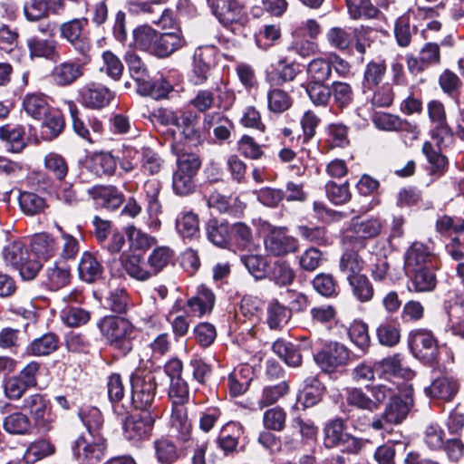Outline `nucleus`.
Masks as SVG:
<instances>
[{
	"label": "nucleus",
	"mask_w": 464,
	"mask_h": 464,
	"mask_svg": "<svg viewBox=\"0 0 464 464\" xmlns=\"http://www.w3.org/2000/svg\"><path fill=\"white\" fill-rule=\"evenodd\" d=\"M79 417L87 430V434L79 436L72 447L73 456L84 459L102 460L105 454V440L100 430L103 424L102 412L96 407H83Z\"/></svg>",
	"instance_id": "obj_1"
},
{
	"label": "nucleus",
	"mask_w": 464,
	"mask_h": 464,
	"mask_svg": "<svg viewBox=\"0 0 464 464\" xmlns=\"http://www.w3.org/2000/svg\"><path fill=\"white\" fill-rule=\"evenodd\" d=\"M97 326L111 346L124 354L132 349L134 326L128 319L114 315L105 316L98 322Z\"/></svg>",
	"instance_id": "obj_2"
},
{
	"label": "nucleus",
	"mask_w": 464,
	"mask_h": 464,
	"mask_svg": "<svg viewBox=\"0 0 464 464\" xmlns=\"http://www.w3.org/2000/svg\"><path fill=\"white\" fill-rule=\"evenodd\" d=\"M89 20L85 17L73 18L63 23L59 27L61 38L67 41L73 50L82 56L85 63L91 60L92 40L86 30Z\"/></svg>",
	"instance_id": "obj_3"
},
{
	"label": "nucleus",
	"mask_w": 464,
	"mask_h": 464,
	"mask_svg": "<svg viewBox=\"0 0 464 464\" xmlns=\"http://www.w3.org/2000/svg\"><path fill=\"white\" fill-rule=\"evenodd\" d=\"M200 166L201 160L194 153H183L178 157L177 169L172 178V188L176 194L186 196L194 190V178Z\"/></svg>",
	"instance_id": "obj_4"
},
{
	"label": "nucleus",
	"mask_w": 464,
	"mask_h": 464,
	"mask_svg": "<svg viewBox=\"0 0 464 464\" xmlns=\"http://www.w3.org/2000/svg\"><path fill=\"white\" fill-rule=\"evenodd\" d=\"M130 404L141 411L150 407L157 389L155 374L150 371L138 370L130 376Z\"/></svg>",
	"instance_id": "obj_5"
},
{
	"label": "nucleus",
	"mask_w": 464,
	"mask_h": 464,
	"mask_svg": "<svg viewBox=\"0 0 464 464\" xmlns=\"http://www.w3.org/2000/svg\"><path fill=\"white\" fill-rule=\"evenodd\" d=\"M409 344L413 355L425 364L433 365L439 361L437 340L430 331L418 329L410 334Z\"/></svg>",
	"instance_id": "obj_6"
},
{
	"label": "nucleus",
	"mask_w": 464,
	"mask_h": 464,
	"mask_svg": "<svg viewBox=\"0 0 464 464\" xmlns=\"http://www.w3.org/2000/svg\"><path fill=\"white\" fill-rule=\"evenodd\" d=\"M427 112L430 123V137L436 140L440 147L445 146L451 140L454 132L447 121L444 104L438 100H432L427 104Z\"/></svg>",
	"instance_id": "obj_7"
},
{
	"label": "nucleus",
	"mask_w": 464,
	"mask_h": 464,
	"mask_svg": "<svg viewBox=\"0 0 464 464\" xmlns=\"http://www.w3.org/2000/svg\"><path fill=\"white\" fill-rule=\"evenodd\" d=\"M410 411L408 402L396 396L386 405L384 411L373 418L372 428L375 430L390 431L392 426L401 423L407 417Z\"/></svg>",
	"instance_id": "obj_8"
},
{
	"label": "nucleus",
	"mask_w": 464,
	"mask_h": 464,
	"mask_svg": "<svg viewBox=\"0 0 464 464\" xmlns=\"http://www.w3.org/2000/svg\"><path fill=\"white\" fill-rule=\"evenodd\" d=\"M155 418L150 412H142L129 416L123 423L124 438L134 445H138L150 438Z\"/></svg>",
	"instance_id": "obj_9"
},
{
	"label": "nucleus",
	"mask_w": 464,
	"mask_h": 464,
	"mask_svg": "<svg viewBox=\"0 0 464 464\" xmlns=\"http://www.w3.org/2000/svg\"><path fill=\"white\" fill-rule=\"evenodd\" d=\"M266 250L275 256H283L295 253L299 248L298 240L287 234L285 227H273L265 237Z\"/></svg>",
	"instance_id": "obj_10"
},
{
	"label": "nucleus",
	"mask_w": 464,
	"mask_h": 464,
	"mask_svg": "<svg viewBox=\"0 0 464 464\" xmlns=\"http://www.w3.org/2000/svg\"><path fill=\"white\" fill-rule=\"evenodd\" d=\"M408 71L417 75L431 66L440 63V48L436 43H426L419 51L418 55L409 53L406 55Z\"/></svg>",
	"instance_id": "obj_11"
},
{
	"label": "nucleus",
	"mask_w": 464,
	"mask_h": 464,
	"mask_svg": "<svg viewBox=\"0 0 464 464\" xmlns=\"http://www.w3.org/2000/svg\"><path fill=\"white\" fill-rule=\"evenodd\" d=\"M114 97L113 92L99 82H88L79 90L80 102L92 110H101L108 106Z\"/></svg>",
	"instance_id": "obj_12"
},
{
	"label": "nucleus",
	"mask_w": 464,
	"mask_h": 464,
	"mask_svg": "<svg viewBox=\"0 0 464 464\" xmlns=\"http://www.w3.org/2000/svg\"><path fill=\"white\" fill-rule=\"evenodd\" d=\"M128 11L134 15L149 14L151 15L150 21L163 29L171 27L173 17L172 12L169 9H162L156 6L149 1L131 0L128 2Z\"/></svg>",
	"instance_id": "obj_13"
},
{
	"label": "nucleus",
	"mask_w": 464,
	"mask_h": 464,
	"mask_svg": "<svg viewBox=\"0 0 464 464\" xmlns=\"http://www.w3.org/2000/svg\"><path fill=\"white\" fill-rule=\"evenodd\" d=\"M21 408L30 412L37 426L46 430L51 428V408L44 395L33 393L26 396Z\"/></svg>",
	"instance_id": "obj_14"
},
{
	"label": "nucleus",
	"mask_w": 464,
	"mask_h": 464,
	"mask_svg": "<svg viewBox=\"0 0 464 464\" xmlns=\"http://www.w3.org/2000/svg\"><path fill=\"white\" fill-rule=\"evenodd\" d=\"M382 227V221L377 217L368 218H353L349 229L357 237L353 247L363 248L365 246L364 240L378 237Z\"/></svg>",
	"instance_id": "obj_15"
},
{
	"label": "nucleus",
	"mask_w": 464,
	"mask_h": 464,
	"mask_svg": "<svg viewBox=\"0 0 464 464\" xmlns=\"http://www.w3.org/2000/svg\"><path fill=\"white\" fill-rule=\"evenodd\" d=\"M314 358L323 371L333 372L347 362L349 353L344 345L338 343H330Z\"/></svg>",
	"instance_id": "obj_16"
},
{
	"label": "nucleus",
	"mask_w": 464,
	"mask_h": 464,
	"mask_svg": "<svg viewBox=\"0 0 464 464\" xmlns=\"http://www.w3.org/2000/svg\"><path fill=\"white\" fill-rule=\"evenodd\" d=\"M169 433L172 438L180 443H187L192 439V423L188 417L185 406L172 407Z\"/></svg>",
	"instance_id": "obj_17"
},
{
	"label": "nucleus",
	"mask_w": 464,
	"mask_h": 464,
	"mask_svg": "<svg viewBox=\"0 0 464 464\" xmlns=\"http://www.w3.org/2000/svg\"><path fill=\"white\" fill-rule=\"evenodd\" d=\"M185 45L186 40L179 28H175L171 32H158L153 55L167 58Z\"/></svg>",
	"instance_id": "obj_18"
},
{
	"label": "nucleus",
	"mask_w": 464,
	"mask_h": 464,
	"mask_svg": "<svg viewBox=\"0 0 464 464\" xmlns=\"http://www.w3.org/2000/svg\"><path fill=\"white\" fill-rule=\"evenodd\" d=\"M84 74V63H79L72 60L63 61L56 64L51 77L53 82L61 87H66L74 83Z\"/></svg>",
	"instance_id": "obj_19"
},
{
	"label": "nucleus",
	"mask_w": 464,
	"mask_h": 464,
	"mask_svg": "<svg viewBox=\"0 0 464 464\" xmlns=\"http://www.w3.org/2000/svg\"><path fill=\"white\" fill-rule=\"evenodd\" d=\"M212 14L225 25L240 19L243 5L239 0H207Z\"/></svg>",
	"instance_id": "obj_20"
},
{
	"label": "nucleus",
	"mask_w": 464,
	"mask_h": 464,
	"mask_svg": "<svg viewBox=\"0 0 464 464\" xmlns=\"http://www.w3.org/2000/svg\"><path fill=\"white\" fill-rule=\"evenodd\" d=\"M26 45L31 59L43 58L55 62L60 58L58 42L54 39H43L38 36H32L27 39Z\"/></svg>",
	"instance_id": "obj_21"
},
{
	"label": "nucleus",
	"mask_w": 464,
	"mask_h": 464,
	"mask_svg": "<svg viewBox=\"0 0 464 464\" xmlns=\"http://www.w3.org/2000/svg\"><path fill=\"white\" fill-rule=\"evenodd\" d=\"M89 193L99 205L111 210L118 208L124 201V195L114 186H94Z\"/></svg>",
	"instance_id": "obj_22"
},
{
	"label": "nucleus",
	"mask_w": 464,
	"mask_h": 464,
	"mask_svg": "<svg viewBox=\"0 0 464 464\" xmlns=\"http://www.w3.org/2000/svg\"><path fill=\"white\" fill-rule=\"evenodd\" d=\"M424 391L430 397L450 401L457 394L459 383L455 378L443 375L434 379Z\"/></svg>",
	"instance_id": "obj_23"
},
{
	"label": "nucleus",
	"mask_w": 464,
	"mask_h": 464,
	"mask_svg": "<svg viewBox=\"0 0 464 464\" xmlns=\"http://www.w3.org/2000/svg\"><path fill=\"white\" fill-rule=\"evenodd\" d=\"M120 261L130 277L138 281H146L152 277L148 262L145 263L140 256L123 253L120 257Z\"/></svg>",
	"instance_id": "obj_24"
},
{
	"label": "nucleus",
	"mask_w": 464,
	"mask_h": 464,
	"mask_svg": "<svg viewBox=\"0 0 464 464\" xmlns=\"http://www.w3.org/2000/svg\"><path fill=\"white\" fill-rule=\"evenodd\" d=\"M412 273L408 289L416 293L433 291L437 285V278L434 272L425 267L408 270Z\"/></svg>",
	"instance_id": "obj_25"
},
{
	"label": "nucleus",
	"mask_w": 464,
	"mask_h": 464,
	"mask_svg": "<svg viewBox=\"0 0 464 464\" xmlns=\"http://www.w3.org/2000/svg\"><path fill=\"white\" fill-rule=\"evenodd\" d=\"M214 304L215 295L213 292L205 285L199 286L196 295L187 301V305L190 309V312L198 317L209 314L214 307Z\"/></svg>",
	"instance_id": "obj_26"
},
{
	"label": "nucleus",
	"mask_w": 464,
	"mask_h": 464,
	"mask_svg": "<svg viewBox=\"0 0 464 464\" xmlns=\"http://www.w3.org/2000/svg\"><path fill=\"white\" fill-rule=\"evenodd\" d=\"M158 31L148 24H140L132 31L130 46L153 55Z\"/></svg>",
	"instance_id": "obj_27"
},
{
	"label": "nucleus",
	"mask_w": 464,
	"mask_h": 464,
	"mask_svg": "<svg viewBox=\"0 0 464 464\" xmlns=\"http://www.w3.org/2000/svg\"><path fill=\"white\" fill-rule=\"evenodd\" d=\"M78 273L82 281L93 283L102 278L103 268L94 255L84 252L78 265Z\"/></svg>",
	"instance_id": "obj_28"
},
{
	"label": "nucleus",
	"mask_w": 464,
	"mask_h": 464,
	"mask_svg": "<svg viewBox=\"0 0 464 464\" xmlns=\"http://www.w3.org/2000/svg\"><path fill=\"white\" fill-rule=\"evenodd\" d=\"M299 65L295 63H287L285 59H280L276 67L266 76L271 85H282L285 82H292L300 73Z\"/></svg>",
	"instance_id": "obj_29"
},
{
	"label": "nucleus",
	"mask_w": 464,
	"mask_h": 464,
	"mask_svg": "<svg viewBox=\"0 0 464 464\" xmlns=\"http://www.w3.org/2000/svg\"><path fill=\"white\" fill-rule=\"evenodd\" d=\"M171 90V84L164 78L152 80L147 76L137 85L139 94L151 97L154 100L166 98Z\"/></svg>",
	"instance_id": "obj_30"
},
{
	"label": "nucleus",
	"mask_w": 464,
	"mask_h": 464,
	"mask_svg": "<svg viewBox=\"0 0 464 464\" xmlns=\"http://www.w3.org/2000/svg\"><path fill=\"white\" fill-rule=\"evenodd\" d=\"M23 109L28 116L37 121L47 116L51 111L47 97L43 93H27L23 99Z\"/></svg>",
	"instance_id": "obj_31"
},
{
	"label": "nucleus",
	"mask_w": 464,
	"mask_h": 464,
	"mask_svg": "<svg viewBox=\"0 0 464 464\" xmlns=\"http://www.w3.org/2000/svg\"><path fill=\"white\" fill-rule=\"evenodd\" d=\"M431 258L432 255L426 245L413 242L405 253V267L407 270L425 267Z\"/></svg>",
	"instance_id": "obj_32"
},
{
	"label": "nucleus",
	"mask_w": 464,
	"mask_h": 464,
	"mask_svg": "<svg viewBox=\"0 0 464 464\" xmlns=\"http://www.w3.org/2000/svg\"><path fill=\"white\" fill-rule=\"evenodd\" d=\"M198 124V116L191 111H185L179 115L175 126L188 143L197 145L200 142Z\"/></svg>",
	"instance_id": "obj_33"
},
{
	"label": "nucleus",
	"mask_w": 464,
	"mask_h": 464,
	"mask_svg": "<svg viewBox=\"0 0 464 464\" xmlns=\"http://www.w3.org/2000/svg\"><path fill=\"white\" fill-rule=\"evenodd\" d=\"M243 433L244 429L240 423L235 421L227 423L222 428L218 439L219 448L224 450L226 454L234 451Z\"/></svg>",
	"instance_id": "obj_34"
},
{
	"label": "nucleus",
	"mask_w": 464,
	"mask_h": 464,
	"mask_svg": "<svg viewBox=\"0 0 464 464\" xmlns=\"http://www.w3.org/2000/svg\"><path fill=\"white\" fill-rule=\"evenodd\" d=\"M363 266L364 261L360 256L358 250L346 249L340 257L339 269L347 280L362 275L361 272Z\"/></svg>",
	"instance_id": "obj_35"
},
{
	"label": "nucleus",
	"mask_w": 464,
	"mask_h": 464,
	"mask_svg": "<svg viewBox=\"0 0 464 464\" xmlns=\"http://www.w3.org/2000/svg\"><path fill=\"white\" fill-rule=\"evenodd\" d=\"M117 168V160L111 153H96L91 157L88 169L98 177L111 176Z\"/></svg>",
	"instance_id": "obj_36"
},
{
	"label": "nucleus",
	"mask_w": 464,
	"mask_h": 464,
	"mask_svg": "<svg viewBox=\"0 0 464 464\" xmlns=\"http://www.w3.org/2000/svg\"><path fill=\"white\" fill-rule=\"evenodd\" d=\"M58 336L53 333H47L33 340L26 348V353L33 356L49 355L57 350Z\"/></svg>",
	"instance_id": "obj_37"
},
{
	"label": "nucleus",
	"mask_w": 464,
	"mask_h": 464,
	"mask_svg": "<svg viewBox=\"0 0 464 464\" xmlns=\"http://www.w3.org/2000/svg\"><path fill=\"white\" fill-rule=\"evenodd\" d=\"M379 343L387 347H393L400 343L401 330L399 324L393 319L382 321L376 328Z\"/></svg>",
	"instance_id": "obj_38"
},
{
	"label": "nucleus",
	"mask_w": 464,
	"mask_h": 464,
	"mask_svg": "<svg viewBox=\"0 0 464 464\" xmlns=\"http://www.w3.org/2000/svg\"><path fill=\"white\" fill-rule=\"evenodd\" d=\"M153 449L155 458L160 464H173L180 455L176 444L164 437L154 440Z\"/></svg>",
	"instance_id": "obj_39"
},
{
	"label": "nucleus",
	"mask_w": 464,
	"mask_h": 464,
	"mask_svg": "<svg viewBox=\"0 0 464 464\" xmlns=\"http://www.w3.org/2000/svg\"><path fill=\"white\" fill-rule=\"evenodd\" d=\"M0 140L5 141L8 150L21 152L25 147L24 129L22 126L5 125L0 127Z\"/></svg>",
	"instance_id": "obj_40"
},
{
	"label": "nucleus",
	"mask_w": 464,
	"mask_h": 464,
	"mask_svg": "<svg viewBox=\"0 0 464 464\" xmlns=\"http://www.w3.org/2000/svg\"><path fill=\"white\" fill-rule=\"evenodd\" d=\"M376 367L384 374L406 380H411L414 376V372L411 369L402 367L401 356L399 353L382 359L376 364Z\"/></svg>",
	"instance_id": "obj_41"
},
{
	"label": "nucleus",
	"mask_w": 464,
	"mask_h": 464,
	"mask_svg": "<svg viewBox=\"0 0 464 464\" xmlns=\"http://www.w3.org/2000/svg\"><path fill=\"white\" fill-rule=\"evenodd\" d=\"M266 323L270 329L283 328L291 318V311L277 300H272L266 309Z\"/></svg>",
	"instance_id": "obj_42"
},
{
	"label": "nucleus",
	"mask_w": 464,
	"mask_h": 464,
	"mask_svg": "<svg viewBox=\"0 0 464 464\" xmlns=\"http://www.w3.org/2000/svg\"><path fill=\"white\" fill-rule=\"evenodd\" d=\"M387 66L384 60L369 62L363 71L362 86L372 90L383 80Z\"/></svg>",
	"instance_id": "obj_43"
},
{
	"label": "nucleus",
	"mask_w": 464,
	"mask_h": 464,
	"mask_svg": "<svg viewBox=\"0 0 464 464\" xmlns=\"http://www.w3.org/2000/svg\"><path fill=\"white\" fill-rule=\"evenodd\" d=\"M42 120L41 133L44 140H51L58 137L64 129L63 116L60 111H49Z\"/></svg>",
	"instance_id": "obj_44"
},
{
	"label": "nucleus",
	"mask_w": 464,
	"mask_h": 464,
	"mask_svg": "<svg viewBox=\"0 0 464 464\" xmlns=\"http://www.w3.org/2000/svg\"><path fill=\"white\" fill-rule=\"evenodd\" d=\"M107 387L109 400L113 404L115 412L119 415L127 412L128 407L122 404L120 409L119 405L124 396V386L121 375L118 373L111 374L108 377Z\"/></svg>",
	"instance_id": "obj_45"
},
{
	"label": "nucleus",
	"mask_w": 464,
	"mask_h": 464,
	"mask_svg": "<svg viewBox=\"0 0 464 464\" xmlns=\"http://www.w3.org/2000/svg\"><path fill=\"white\" fill-rule=\"evenodd\" d=\"M266 98L268 110L276 114L287 111L293 102L287 92L274 86L268 90Z\"/></svg>",
	"instance_id": "obj_46"
},
{
	"label": "nucleus",
	"mask_w": 464,
	"mask_h": 464,
	"mask_svg": "<svg viewBox=\"0 0 464 464\" xmlns=\"http://www.w3.org/2000/svg\"><path fill=\"white\" fill-rule=\"evenodd\" d=\"M307 82H326L331 75V63L328 59H313L307 65Z\"/></svg>",
	"instance_id": "obj_47"
},
{
	"label": "nucleus",
	"mask_w": 464,
	"mask_h": 464,
	"mask_svg": "<svg viewBox=\"0 0 464 464\" xmlns=\"http://www.w3.org/2000/svg\"><path fill=\"white\" fill-rule=\"evenodd\" d=\"M129 157L134 159L137 157L138 160L141 161V169L144 173H148L150 175L157 174L161 168V160L158 156L150 149H142L141 151L138 150H128Z\"/></svg>",
	"instance_id": "obj_48"
},
{
	"label": "nucleus",
	"mask_w": 464,
	"mask_h": 464,
	"mask_svg": "<svg viewBox=\"0 0 464 464\" xmlns=\"http://www.w3.org/2000/svg\"><path fill=\"white\" fill-rule=\"evenodd\" d=\"M250 374L251 369L248 366H241L228 375L227 383L233 395H240L246 392L251 381Z\"/></svg>",
	"instance_id": "obj_49"
},
{
	"label": "nucleus",
	"mask_w": 464,
	"mask_h": 464,
	"mask_svg": "<svg viewBox=\"0 0 464 464\" xmlns=\"http://www.w3.org/2000/svg\"><path fill=\"white\" fill-rule=\"evenodd\" d=\"M353 296L361 303H366L372 299L374 288L365 275H360L347 280Z\"/></svg>",
	"instance_id": "obj_50"
},
{
	"label": "nucleus",
	"mask_w": 464,
	"mask_h": 464,
	"mask_svg": "<svg viewBox=\"0 0 464 464\" xmlns=\"http://www.w3.org/2000/svg\"><path fill=\"white\" fill-rule=\"evenodd\" d=\"M32 253L34 257L38 256L43 259L52 257L56 251V244L54 239L47 234L35 235L31 244Z\"/></svg>",
	"instance_id": "obj_51"
},
{
	"label": "nucleus",
	"mask_w": 464,
	"mask_h": 464,
	"mask_svg": "<svg viewBox=\"0 0 464 464\" xmlns=\"http://www.w3.org/2000/svg\"><path fill=\"white\" fill-rule=\"evenodd\" d=\"M272 349L289 366L296 367L302 362V355L291 343L279 339L273 343Z\"/></svg>",
	"instance_id": "obj_52"
},
{
	"label": "nucleus",
	"mask_w": 464,
	"mask_h": 464,
	"mask_svg": "<svg viewBox=\"0 0 464 464\" xmlns=\"http://www.w3.org/2000/svg\"><path fill=\"white\" fill-rule=\"evenodd\" d=\"M345 3L353 19H372L378 15V9L371 0H345Z\"/></svg>",
	"instance_id": "obj_53"
},
{
	"label": "nucleus",
	"mask_w": 464,
	"mask_h": 464,
	"mask_svg": "<svg viewBox=\"0 0 464 464\" xmlns=\"http://www.w3.org/2000/svg\"><path fill=\"white\" fill-rule=\"evenodd\" d=\"M353 90L350 83L335 81L331 83V97L339 109L348 107L353 101Z\"/></svg>",
	"instance_id": "obj_54"
},
{
	"label": "nucleus",
	"mask_w": 464,
	"mask_h": 464,
	"mask_svg": "<svg viewBox=\"0 0 464 464\" xmlns=\"http://www.w3.org/2000/svg\"><path fill=\"white\" fill-rule=\"evenodd\" d=\"M161 190V184L159 180L152 179L144 183L143 191L147 201V212L150 216L161 213V204L159 195Z\"/></svg>",
	"instance_id": "obj_55"
},
{
	"label": "nucleus",
	"mask_w": 464,
	"mask_h": 464,
	"mask_svg": "<svg viewBox=\"0 0 464 464\" xmlns=\"http://www.w3.org/2000/svg\"><path fill=\"white\" fill-rule=\"evenodd\" d=\"M70 276V269L66 265L55 263L46 270V284L51 290H58L69 283Z\"/></svg>",
	"instance_id": "obj_56"
},
{
	"label": "nucleus",
	"mask_w": 464,
	"mask_h": 464,
	"mask_svg": "<svg viewBox=\"0 0 464 464\" xmlns=\"http://www.w3.org/2000/svg\"><path fill=\"white\" fill-rule=\"evenodd\" d=\"M30 255L25 244L22 240H15L9 243L3 250L5 262L16 268Z\"/></svg>",
	"instance_id": "obj_57"
},
{
	"label": "nucleus",
	"mask_w": 464,
	"mask_h": 464,
	"mask_svg": "<svg viewBox=\"0 0 464 464\" xmlns=\"http://www.w3.org/2000/svg\"><path fill=\"white\" fill-rule=\"evenodd\" d=\"M176 227L184 238H194L199 233L198 218L193 212H182L176 220Z\"/></svg>",
	"instance_id": "obj_58"
},
{
	"label": "nucleus",
	"mask_w": 464,
	"mask_h": 464,
	"mask_svg": "<svg viewBox=\"0 0 464 464\" xmlns=\"http://www.w3.org/2000/svg\"><path fill=\"white\" fill-rule=\"evenodd\" d=\"M305 92L312 103L318 107H326L331 100V84L326 82H306Z\"/></svg>",
	"instance_id": "obj_59"
},
{
	"label": "nucleus",
	"mask_w": 464,
	"mask_h": 464,
	"mask_svg": "<svg viewBox=\"0 0 464 464\" xmlns=\"http://www.w3.org/2000/svg\"><path fill=\"white\" fill-rule=\"evenodd\" d=\"M104 306L113 313L124 314L130 306V297L124 288H114L109 291L104 300Z\"/></svg>",
	"instance_id": "obj_60"
},
{
	"label": "nucleus",
	"mask_w": 464,
	"mask_h": 464,
	"mask_svg": "<svg viewBox=\"0 0 464 464\" xmlns=\"http://www.w3.org/2000/svg\"><path fill=\"white\" fill-rule=\"evenodd\" d=\"M207 236L209 241L218 246L224 247L230 237L229 227L227 223L217 219H210L207 223Z\"/></svg>",
	"instance_id": "obj_61"
},
{
	"label": "nucleus",
	"mask_w": 464,
	"mask_h": 464,
	"mask_svg": "<svg viewBox=\"0 0 464 464\" xmlns=\"http://www.w3.org/2000/svg\"><path fill=\"white\" fill-rule=\"evenodd\" d=\"M173 257V251L168 246L155 248L148 257V266L152 276L168 266Z\"/></svg>",
	"instance_id": "obj_62"
},
{
	"label": "nucleus",
	"mask_w": 464,
	"mask_h": 464,
	"mask_svg": "<svg viewBox=\"0 0 464 464\" xmlns=\"http://www.w3.org/2000/svg\"><path fill=\"white\" fill-rule=\"evenodd\" d=\"M3 426L8 433L26 434L31 430V420L22 412H14L5 418Z\"/></svg>",
	"instance_id": "obj_63"
},
{
	"label": "nucleus",
	"mask_w": 464,
	"mask_h": 464,
	"mask_svg": "<svg viewBox=\"0 0 464 464\" xmlns=\"http://www.w3.org/2000/svg\"><path fill=\"white\" fill-rule=\"evenodd\" d=\"M61 319L70 327H80L91 319V313L79 306H67L61 312Z\"/></svg>",
	"instance_id": "obj_64"
}]
</instances>
